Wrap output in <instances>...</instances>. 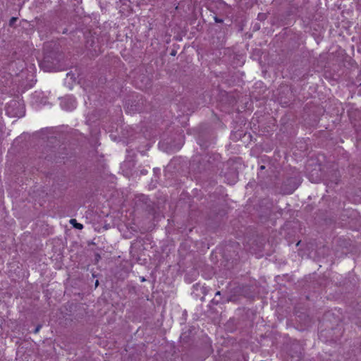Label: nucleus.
<instances>
[{"mask_svg":"<svg viewBox=\"0 0 361 361\" xmlns=\"http://www.w3.org/2000/svg\"><path fill=\"white\" fill-rule=\"evenodd\" d=\"M61 105L66 110L71 111L76 107V100L72 97H66L61 101Z\"/></svg>","mask_w":361,"mask_h":361,"instance_id":"1","label":"nucleus"},{"mask_svg":"<svg viewBox=\"0 0 361 361\" xmlns=\"http://www.w3.org/2000/svg\"><path fill=\"white\" fill-rule=\"evenodd\" d=\"M70 223L71 224H72L75 228H78V229H82L83 228V226L82 224H80V223H78L76 219H71L70 220Z\"/></svg>","mask_w":361,"mask_h":361,"instance_id":"2","label":"nucleus"},{"mask_svg":"<svg viewBox=\"0 0 361 361\" xmlns=\"http://www.w3.org/2000/svg\"><path fill=\"white\" fill-rule=\"evenodd\" d=\"M17 20V18L16 17H12L11 19H10V21H9V24L10 25H12Z\"/></svg>","mask_w":361,"mask_h":361,"instance_id":"3","label":"nucleus"},{"mask_svg":"<svg viewBox=\"0 0 361 361\" xmlns=\"http://www.w3.org/2000/svg\"><path fill=\"white\" fill-rule=\"evenodd\" d=\"M42 328V326L41 325H38L36 326L35 331H34V333L35 334H37L39 331L40 329Z\"/></svg>","mask_w":361,"mask_h":361,"instance_id":"4","label":"nucleus"},{"mask_svg":"<svg viewBox=\"0 0 361 361\" xmlns=\"http://www.w3.org/2000/svg\"><path fill=\"white\" fill-rule=\"evenodd\" d=\"M98 284H99L98 281H96V282H95V286H98Z\"/></svg>","mask_w":361,"mask_h":361,"instance_id":"5","label":"nucleus"},{"mask_svg":"<svg viewBox=\"0 0 361 361\" xmlns=\"http://www.w3.org/2000/svg\"><path fill=\"white\" fill-rule=\"evenodd\" d=\"M216 295H220V292L219 291H217Z\"/></svg>","mask_w":361,"mask_h":361,"instance_id":"6","label":"nucleus"},{"mask_svg":"<svg viewBox=\"0 0 361 361\" xmlns=\"http://www.w3.org/2000/svg\"><path fill=\"white\" fill-rule=\"evenodd\" d=\"M264 169V166H261V169Z\"/></svg>","mask_w":361,"mask_h":361,"instance_id":"7","label":"nucleus"}]
</instances>
